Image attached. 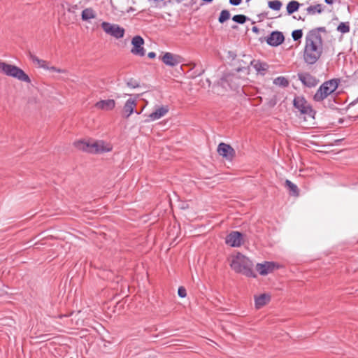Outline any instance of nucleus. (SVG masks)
I'll return each instance as SVG.
<instances>
[{"label": "nucleus", "instance_id": "f257e3e1", "mask_svg": "<svg viewBox=\"0 0 358 358\" xmlns=\"http://www.w3.org/2000/svg\"><path fill=\"white\" fill-rule=\"evenodd\" d=\"M322 52L323 42L320 34L316 30L309 31L306 36L304 61L308 64H315Z\"/></svg>", "mask_w": 358, "mask_h": 358}, {"label": "nucleus", "instance_id": "f03ea898", "mask_svg": "<svg viewBox=\"0 0 358 358\" xmlns=\"http://www.w3.org/2000/svg\"><path fill=\"white\" fill-rule=\"evenodd\" d=\"M73 145L76 149L92 155H101L112 150L111 145L103 141L78 140Z\"/></svg>", "mask_w": 358, "mask_h": 358}, {"label": "nucleus", "instance_id": "7ed1b4c3", "mask_svg": "<svg viewBox=\"0 0 358 358\" xmlns=\"http://www.w3.org/2000/svg\"><path fill=\"white\" fill-rule=\"evenodd\" d=\"M230 266L237 273L243 274L247 277H256L253 270V262L240 252L232 257Z\"/></svg>", "mask_w": 358, "mask_h": 358}, {"label": "nucleus", "instance_id": "20e7f679", "mask_svg": "<svg viewBox=\"0 0 358 358\" xmlns=\"http://www.w3.org/2000/svg\"><path fill=\"white\" fill-rule=\"evenodd\" d=\"M339 80L332 79L324 82L314 95V100L321 101L333 93L338 86Z\"/></svg>", "mask_w": 358, "mask_h": 358}, {"label": "nucleus", "instance_id": "39448f33", "mask_svg": "<svg viewBox=\"0 0 358 358\" xmlns=\"http://www.w3.org/2000/svg\"><path fill=\"white\" fill-rule=\"evenodd\" d=\"M101 26L107 34L116 38H121L124 36V29L118 24L103 22L101 23Z\"/></svg>", "mask_w": 358, "mask_h": 358}, {"label": "nucleus", "instance_id": "423d86ee", "mask_svg": "<svg viewBox=\"0 0 358 358\" xmlns=\"http://www.w3.org/2000/svg\"><path fill=\"white\" fill-rule=\"evenodd\" d=\"M294 106L301 114L313 117L314 112L304 98L301 96L296 97L294 99Z\"/></svg>", "mask_w": 358, "mask_h": 358}, {"label": "nucleus", "instance_id": "0eeeda50", "mask_svg": "<svg viewBox=\"0 0 358 358\" xmlns=\"http://www.w3.org/2000/svg\"><path fill=\"white\" fill-rule=\"evenodd\" d=\"M8 70L6 72V76L15 78L20 81L29 83L31 80L25 72L19 67L9 64Z\"/></svg>", "mask_w": 358, "mask_h": 358}, {"label": "nucleus", "instance_id": "6e6552de", "mask_svg": "<svg viewBox=\"0 0 358 358\" xmlns=\"http://www.w3.org/2000/svg\"><path fill=\"white\" fill-rule=\"evenodd\" d=\"M30 58L32 60V62L36 65H37L39 68H42L43 69L48 70V71H53V72H57V73H66V71L65 69H58L55 66H50L48 62H46L43 59H41L35 55H31Z\"/></svg>", "mask_w": 358, "mask_h": 358}, {"label": "nucleus", "instance_id": "1a4fd4ad", "mask_svg": "<svg viewBox=\"0 0 358 358\" xmlns=\"http://www.w3.org/2000/svg\"><path fill=\"white\" fill-rule=\"evenodd\" d=\"M144 40L139 36H134L131 40L132 48L131 52L134 55L143 57L145 54V51L143 47Z\"/></svg>", "mask_w": 358, "mask_h": 358}, {"label": "nucleus", "instance_id": "9d476101", "mask_svg": "<svg viewBox=\"0 0 358 358\" xmlns=\"http://www.w3.org/2000/svg\"><path fill=\"white\" fill-rule=\"evenodd\" d=\"M169 110V108L168 106H157L155 108L154 111L148 115L146 122L157 120L165 116L168 113Z\"/></svg>", "mask_w": 358, "mask_h": 358}, {"label": "nucleus", "instance_id": "9b49d317", "mask_svg": "<svg viewBox=\"0 0 358 358\" xmlns=\"http://www.w3.org/2000/svg\"><path fill=\"white\" fill-rule=\"evenodd\" d=\"M225 242L231 247H239L243 243V234L239 231H231L227 236Z\"/></svg>", "mask_w": 358, "mask_h": 358}, {"label": "nucleus", "instance_id": "f8f14e48", "mask_svg": "<svg viewBox=\"0 0 358 358\" xmlns=\"http://www.w3.org/2000/svg\"><path fill=\"white\" fill-rule=\"evenodd\" d=\"M278 268V266L273 262H264V263H258L256 265L257 271L262 275H266Z\"/></svg>", "mask_w": 358, "mask_h": 358}, {"label": "nucleus", "instance_id": "ddd939ff", "mask_svg": "<svg viewBox=\"0 0 358 358\" xmlns=\"http://www.w3.org/2000/svg\"><path fill=\"white\" fill-rule=\"evenodd\" d=\"M162 62L167 66H175L183 62V59L178 55L166 52L162 57Z\"/></svg>", "mask_w": 358, "mask_h": 358}, {"label": "nucleus", "instance_id": "4468645a", "mask_svg": "<svg viewBox=\"0 0 358 358\" xmlns=\"http://www.w3.org/2000/svg\"><path fill=\"white\" fill-rule=\"evenodd\" d=\"M217 152L220 157H234L236 155L235 150L224 143L218 145Z\"/></svg>", "mask_w": 358, "mask_h": 358}, {"label": "nucleus", "instance_id": "2eb2a0df", "mask_svg": "<svg viewBox=\"0 0 358 358\" xmlns=\"http://www.w3.org/2000/svg\"><path fill=\"white\" fill-rule=\"evenodd\" d=\"M138 97V95H136L134 98L131 97L124 103L123 115L125 117H129L134 113V108L136 106V99Z\"/></svg>", "mask_w": 358, "mask_h": 358}, {"label": "nucleus", "instance_id": "dca6fc26", "mask_svg": "<svg viewBox=\"0 0 358 358\" xmlns=\"http://www.w3.org/2000/svg\"><path fill=\"white\" fill-rule=\"evenodd\" d=\"M299 79L308 87H314L318 83V80L314 76L307 73H299Z\"/></svg>", "mask_w": 358, "mask_h": 358}, {"label": "nucleus", "instance_id": "f3484780", "mask_svg": "<svg viewBox=\"0 0 358 358\" xmlns=\"http://www.w3.org/2000/svg\"><path fill=\"white\" fill-rule=\"evenodd\" d=\"M284 41V36L280 31H273L268 37L266 41L272 46H278Z\"/></svg>", "mask_w": 358, "mask_h": 358}, {"label": "nucleus", "instance_id": "a211bd4d", "mask_svg": "<svg viewBox=\"0 0 358 358\" xmlns=\"http://www.w3.org/2000/svg\"><path fill=\"white\" fill-rule=\"evenodd\" d=\"M115 106V101L113 99L101 100L96 103L95 107L103 110H110Z\"/></svg>", "mask_w": 358, "mask_h": 358}, {"label": "nucleus", "instance_id": "6ab92c4d", "mask_svg": "<svg viewBox=\"0 0 358 358\" xmlns=\"http://www.w3.org/2000/svg\"><path fill=\"white\" fill-rule=\"evenodd\" d=\"M271 300V296L268 294H262L258 296L255 297V307L257 309L262 308L267 304Z\"/></svg>", "mask_w": 358, "mask_h": 358}, {"label": "nucleus", "instance_id": "aec40b11", "mask_svg": "<svg viewBox=\"0 0 358 358\" xmlns=\"http://www.w3.org/2000/svg\"><path fill=\"white\" fill-rule=\"evenodd\" d=\"M251 65L255 69V71L261 75H264L268 69V64L266 63L260 62L259 61H252Z\"/></svg>", "mask_w": 358, "mask_h": 358}, {"label": "nucleus", "instance_id": "412c9836", "mask_svg": "<svg viewBox=\"0 0 358 358\" xmlns=\"http://www.w3.org/2000/svg\"><path fill=\"white\" fill-rule=\"evenodd\" d=\"M96 17V12L92 8H87L83 10L81 18L83 21H89Z\"/></svg>", "mask_w": 358, "mask_h": 358}, {"label": "nucleus", "instance_id": "4be33fe9", "mask_svg": "<svg viewBox=\"0 0 358 358\" xmlns=\"http://www.w3.org/2000/svg\"><path fill=\"white\" fill-rule=\"evenodd\" d=\"M299 3L296 1H291L287 5V11L289 15L292 14L293 13L298 10L299 8Z\"/></svg>", "mask_w": 358, "mask_h": 358}, {"label": "nucleus", "instance_id": "5701e85b", "mask_svg": "<svg viewBox=\"0 0 358 358\" xmlns=\"http://www.w3.org/2000/svg\"><path fill=\"white\" fill-rule=\"evenodd\" d=\"M285 184H286V186L288 187L289 192L293 195L297 196L299 194V189L295 184H294L289 180H286Z\"/></svg>", "mask_w": 358, "mask_h": 358}, {"label": "nucleus", "instance_id": "b1692460", "mask_svg": "<svg viewBox=\"0 0 358 358\" xmlns=\"http://www.w3.org/2000/svg\"><path fill=\"white\" fill-rule=\"evenodd\" d=\"M322 11V6L320 4H317L315 6H310L308 7L307 12L309 14L314 15L315 13H321Z\"/></svg>", "mask_w": 358, "mask_h": 358}, {"label": "nucleus", "instance_id": "393cba45", "mask_svg": "<svg viewBox=\"0 0 358 358\" xmlns=\"http://www.w3.org/2000/svg\"><path fill=\"white\" fill-rule=\"evenodd\" d=\"M273 83L276 85L281 87H286L289 85L288 80L282 76L276 78L274 80Z\"/></svg>", "mask_w": 358, "mask_h": 358}, {"label": "nucleus", "instance_id": "a878e982", "mask_svg": "<svg viewBox=\"0 0 358 358\" xmlns=\"http://www.w3.org/2000/svg\"><path fill=\"white\" fill-rule=\"evenodd\" d=\"M230 13L227 10H223L220 13V15L219 17V22L220 23H223L227 20L230 18Z\"/></svg>", "mask_w": 358, "mask_h": 358}, {"label": "nucleus", "instance_id": "bb28decb", "mask_svg": "<svg viewBox=\"0 0 358 358\" xmlns=\"http://www.w3.org/2000/svg\"><path fill=\"white\" fill-rule=\"evenodd\" d=\"M282 6V3L278 0L268 1V7L274 10H279Z\"/></svg>", "mask_w": 358, "mask_h": 358}, {"label": "nucleus", "instance_id": "cd10ccee", "mask_svg": "<svg viewBox=\"0 0 358 358\" xmlns=\"http://www.w3.org/2000/svg\"><path fill=\"white\" fill-rule=\"evenodd\" d=\"M337 30L343 34L348 33L350 31V27L348 23L341 22L338 26Z\"/></svg>", "mask_w": 358, "mask_h": 358}, {"label": "nucleus", "instance_id": "c85d7f7f", "mask_svg": "<svg viewBox=\"0 0 358 358\" xmlns=\"http://www.w3.org/2000/svg\"><path fill=\"white\" fill-rule=\"evenodd\" d=\"M246 16L243 15H234L233 17H232V20L237 22V23H239V24H243L246 21Z\"/></svg>", "mask_w": 358, "mask_h": 358}, {"label": "nucleus", "instance_id": "c756f323", "mask_svg": "<svg viewBox=\"0 0 358 358\" xmlns=\"http://www.w3.org/2000/svg\"><path fill=\"white\" fill-rule=\"evenodd\" d=\"M292 36L294 41H297L302 37V31L301 29L295 30L292 32Z\"/></svg>", "mask_w": 358, "mask_h": 358}, {"label": "nucleus", "instance_id": "7c9ffc66", "mask_svg": "<svg viewBox=\"0 0 358 358\" xmlns=\"http://www.w3.org/2000/svg\"><path fill=\"white\" fill-rule=\"evenodd\" d=\"M127 85L131 88H136L139 86V84L137 80H134V79H130L127 81Z\"/></svg>", "mask_w": 358, "mask_h": 358}, {"label": "nucleus", "instance_id": "2f4dec72", "mask_svg": "<svg viewBox=\"0 0 358 358\" xmlns=\"http://www.w3.org/2000/svg\"><path fill=\"white\" fill-rule=\"evenodd\" d=\"M9 64L3 62H0V72L6 75V72L8 70Z\"/></svg>", "mask_w": 358, "mask_h": 358}, {"label": "nucleus", "instance_id": "473e14b6", "mask_svg": "<svg viewBox=\"0 0 358 358\" xmlns=\"http://www.w3.org/2000/svg\"><path fill=\"white\" fill-rule=\"evenodd\" d=\"M178 294L180 297L184 298L187 296V291L184 287H180L178 290Z\"/></svg>", "mask_w": 358, "mask_h": 358}, {"label": "nucleus", "instance_id": "72a5a7b5", "mask_svg": "<svg viewBox=\"0 0 358 358\" xmlns=\"http://www.w3.org/2000/svg\"><path fill=\"white\" fill-rule=\"evenodd\" d=\"M229 76L227 77H225L224 78H222L220 82V84L224 87V88H227V87H230V85L229 83H228V81H229Z\"/></svg>", "mask_w": 358, "mask_h": 358}, {"label": "nucleus", "instance_id": "f704fd0d", "mask_svg": "<svg viewBox=\"0 0 358 358\" xmlns=\"http://www.w3.org/2000/svg\"><path fill=\"white\" fill-rule=\"evenodd\" d=\"M242 0H229V3L234 6H238L241 3Z\"/></svg>", "mask_w": 358, "mask_h": 358}, {"label": "nucleus", "instance_id": "c9c22d12", "mask_svg": "<svg viewBox=\"0 0 358 358\" xmlns=\"http://www.w3.org/2000/svg\"><path fill=\"white\" fill-rule=\"evenodd\" d=\"M148 56L149 58L153 59V58L155 57L156 54L155 52H150L148 53Z\"/></svg>", "mask_w": 358, "mask_h": 358}, {"label": "nucleus", "instance_id": "e433bc0d", "mask_svg": "<svg viewBox=\"0 0 358 358\" xmlns=\"http://www.w3.org/2000/svg\"><path fill=\"white\" fill-rule=\"evenodd\" d=\"M327 4H333L334 0H324Z\"/></svg>", "mask_w": 358, "mask_h": 358}, {"label": "nucleus", "instance_id": "4c0bfd02", "mask_svg": "<svg viewBox=\"0 0 358 358\" xmlns=\"http://www.w3.org/2000/svg\"><path fill=\"white\" fill-rule=\"evenodd\" d=\"M144 108H145V106L143 107V108L141 109V111L136 112V113L139 115L142 112V110L144 109Z\"/></svg>", "mask_w": 358, "mask_h": 358}, {"label": "nucleus", "instance_id": "58836bf2", "mask_svg": "<svg viewBox=\"0 0 358 358\" xmlns=\"http://www.w3.org/2000/svg\"><path fill=\"white\" fill-rule=\"evenodd\" d=\"M187 208H188L187 205L186 206H185V205H183V206L182 207V208H184V209Z\"/></svg>", "mask_w": 358, "mask_h": 358}, {"label": "nucleus", "instance_id": "ea45409f", "mask_svg": "<svg viewBox=\"0 0 358 358\" xmlns=\"http://www.w3.org/2000/svg\"><path fill=\"white\" fill-rule=\"evenodd\" d=\"M187 208H188L187 205L186 206H185V205H183V206L182 207V208H184V209Z\"/></svg>", "mask_w": 358, "mask_h": 358}, {"label": "nucleus", "instance_id": "a19ab883", "mask_svg": "<svg viewBox=\"0 0 358 358\" xmlns=\"http://www.w3.org/2000/svg\"><path fill=\"white\" fill-rule=\"evenodd\" d=\"M226 159H228L229 162H231V159H232V158H229V157H227V158H226Z\"/></svg>", "mask_w": 358, "mask_h": 358}, {"label": "nucleus", "instance_id": "79ce46f5", "mask_svg": "<svg viewBox=\"0 0 358 358\" xmlns=\"http://www.w3.org/2000/svg\"><path fill=\"white\" fill-rule=\"evenodd\" d=\"M68 11L71 12V8H70V7H69V8H68Z\"/></svg>", "mask_w": 358, "mask_h": 358}, {"label": "nucleus", "instance_id": "37998d69", "mask_svg": "<svg viewBox=\"0 0 358 358\" xmlns=\"http://www.w3.org/2000/svg\"><path fill=\"white\" fill-rule=\"evenodd\" d=\"M253 30H254V31H256V30H257V28H256V27H253Z\"/></svg>", "mask_w": 358, "mask_h": 358}, {"label": "nucleus", "instance_id": "c03bdc74", "mask_svg": "<svg viewBox=\"0 0 358 358\" xmlns=\"http://www.w3.org/2000/svg\"><path fill=\"white\" fill-rule=\"evenodd\" d=\"M250 0H246L247 2H248Z\"/></svg>", "mask_w": 358, "mask_h": 358}]
</instances>
